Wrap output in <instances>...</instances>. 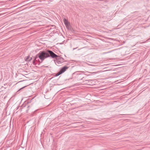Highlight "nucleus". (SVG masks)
I'll return each mask as SVG.
<instances>
[{
  "label": "nucleus",
  "instance_id": "423d86ee",
  "mask_svg": "<svg viewBox=\"0 0 150 150\" xmlns=\"http://www.w3.org/2000/svg\"><path fill=\"white\" fill-rule=\"evenodd\" d=\"M25 87V86L23 87H22V88H21L20 89H19L18 90V91H20L21 90H22V89H23V88H24Z\"/></svg>",
  "mask_w": 150,
  "mask_h": 150
},
{
  "label": "nucleus",
  "instance_id": "0eeeda50",
  "mask_svg": "<svg viewBox=\"0 0 150 150\" xmlns=\"http://www.w3.org/2000/svg\"><path fill=\"white\" fill-rule=\"evenodd\" d=\"M32 59V57H30L29 59V61H30Z\"/></svg>",
  "mask_w": 150,
  "mask_h": 150
},
{
  "label": "nucleus",
  "instance_id": "6e6552de",
  "mask_svg": "<svg viewBox=\"0 0 150 150\" xmlns=\"http://www.w3.org/2000/svg\"><path fill=\"white\" fill-rule=\"evenodd\" d=\"M77 48H74L73 49V50H74L75 49H76Z\"/></svg>",
  "mask_w": 150,
  "mask_h": 150
},
{
  "label": "nucleus",
  "instance_id": "1a4fd4ad",
  "mask_svg": "<svg viewBox=\"0 0 150 150\" xmlns=\"http://www.w3.org/2000/svg\"><path fill=\"white\" fill-rule=\"evenodd\" d=\"M61 59H63V58H62V57H61Z\"/></svg>",
  "mask_w": 150,
  "mask_h": 150
},
{
  "label": "nucleus",
  "instance_id": "7ed1b4c3",
  "mask_svg": "<svg viewBox=\"0 0 150 150\" xmlns=\"http://www.w3.org/2000/svg\"><path fill=\"white\" fill-rule=\"evenodd\" d=\"M65 24V25L67 26L68 25V21L66 18H64L63 20Z\"/></svg>",
  "mask_w": 150,
  "mask_h": 150
},
{
  "label": "nucleus",
  "instance_id": "20e7f679",
  "mask_svg": "<svg viewBox=\"0 0 150 150\" xmlns=\"http://www.w3.org/2000/svg\"><path fill=\"white\" fill-rule=\"evenodd\" d=\"M29 58H30V56H27L26 57V59H25V61H29Z\"/></svg>",
  "mask_w": 150,
  "mask_h": 150
},
{
  "label": "nucleus",
  "instance_id": "39448f33",
  "mask_svg": "<svg viewBox=\"0 0 150 150\" xmlns=\"http://www.w3.org/2000/svg\"><path fill=\"white\" fill-rule=\"evenodd\" d=\"M62 73H61L60 71H59L57 73V76H58L60 74H61Z\"/></svg>",
  "mask_w": 150,
  "mask_h": 150
},
{
  "label": "nucleus",
  "instance_id": "f03ea898",
  "mask_svg": "<svg viewBox=\"0 0 150 150\" xmlns=\"http://www.w3.org/2000/svg\"><path fill=\"white\" fill-rule=\"evenodd\" d=\"M69 68L68 67H67V66H64L60 70L61 73H63L64 71H66L67 69H68Z\"/></svg>",
  "mask_w": 150,
  "mask_h": 150
},
{
  "label": "nucleus",
  "instance_id": "f257e3e1",
  "mask_svg": "<svg viewBox=\"0 0 150 150\" xmlns=\"http://www.w3.org/2000/svg\"><path fill=\"white\" fill-rule=\"evenodd\" d=\"M50 57L52 58H56L57 59L60 58L51 50H47L41 51L36 55L33 61V63L35 64V61L41 63L45 59Z\"/></svg>",
  "mask_w": 150,
  "mask_h": 150
}]
</instances>
